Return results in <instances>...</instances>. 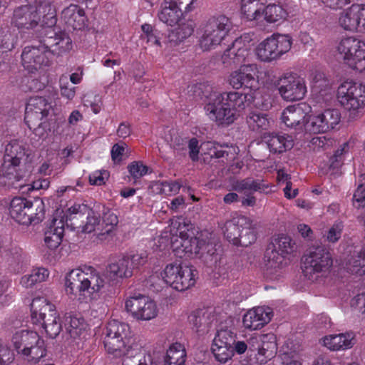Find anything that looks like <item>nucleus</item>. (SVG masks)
Masks as SVG:
<instances>
[{"label":"nucleus","instance_id":"nucleus-1","mask_svg":"<svg viewBox=\"0 0 365 365\" xmlns=\"http://www.w3.org/2000/svg\"><path fill=\"white\" fill-rule=\"evenodd\" d=\"M337 99L347 110L349 119L356 120L365 112V85L355 81H344L337 89Z\"/></svg>","mask_w":365,"mask_h":365},{"label":"nucleus","instance_id":"nucleus-2","mask_svg":"<svg viewBox=\"0 0 365 365\" xmlns=\"http://www.w3.org/2000/svg\"><path fill=\"white\" fill-rule=\"evenodd\" d=\"M233 29V23L224 14H215L209 17L202 26V34L199 40L200 48L210 51L215 48L228 36Z\"/></svg>","mask_w":365,"mask_h":365},{"label":"nucleus","instance_id":"nucleus-3","mask_svg":"<svg viewBox=\"0 0 365 365\" xmlns=\"http://www.w3.org/2000/svg\"><path fill=\"white\" fill-rule=\"evenodd\" d=\"M303 273L310 280L326 273L333 264L331 255L324 246L313 247L302 257Z\"/></svg>","mask_w":365,"mask_h":365},{"label":"nucleus","instance_id":"nucleus-4","mask_svg":"<svg viewBox=\"0 0 365 365\" xmlns=\"http://www.w3.org/2000/svg\"><path fill=\"white\" fill-rule=\"evenodd\" d=\"M198 272L193 266L171 263L161 272L165 283L173 289L182 292L195 284Z\"/></svg>","mask_w":365,"mask_h":365},{"label":"nucleus","instance_id":"nucleus-5","mask_svg":"<svg viewBox=\"0 0 365 365\" xmlns=\"http://www.w3.org/2000/svg\"><path fill=\"white\" fill-rule=\"evenodd\" d=\"M129 334V326L117 320L108 323L103 344L106 351L115 357H120L128 351L126 344Z\"/></svg>","mask_w":365,"mask_h":365},{"label":"nucleus","instance_id":"nucleus-6","mask_svg":"<svg viewBox=\"0 0 365 365\" xmlns=\"http://www.w3.org/2000/svg\"><path fill=\"white\" fill-rule=\"evenodd\" d=\"M292 46L289 35L274 34L261 42L256 48V54L261 61L270 62L288 52Z\"/></svg>","mask_w":365,"mask_h":365},{"label":"nucleus","instance_id":"nucleus-7","mask_svg":"<svg viewBox=\"0 0 365 365\" xmlns=\"http://www.w3.org/2000/svg\"><path fill=\"white\" fill-rule=\"evenodd\" d=\"M338 51L344 55V61L353 70L359 72L365 71V43L356 38L342 39Z\"/></svg>","mask_w":365,"mask_h":365},{"label":"nucleus","instance_id":"nucleus-8","mask_svg":"<svg viewBox=\"0 0 365 365\" xmlns=\"http://www.w3.org/2000/svg\"><path fill=\"white\" fill-rule=\"evenodd\" d=\"M259 69L256 63L242 64L232 71L228 76V83L234 89L256 90L258 88Z\"/></svg>","mask_w":365,"mask_h":365},{"label":"nucleus","instance_id":"nucleus-9","mask_svg":"<svg viewBox=\"0 0 365 365\" xmlns=\"http://www.w3.org/2000/svg\"><path fill=\"white\" fill-rule=\"evenodd\" d=\"M279 93L287 101H296L304 98L307 93L305 80L296 73H287L279 80Z\"/></svg>","mask_w":365,"mask_h":365},{"label":"nucleus","instance_id":"nucleus-10","mask_svg":"<svg viewBox=\"0 0 365 365\" xmlns=\"http://www.w3.org/2000/svg\"><path fill=\"white\" fill-rule=\"evenodd\" d=\"M227 103L223 93L214 94L205 106V110L210 119L220 124L230 125L236 117Z\"/></svg>","mask_w":365,"mask_h":365},{"label":"nucleus","instance_id":"nucleus-11","mask_svg":"<svg viewBox=\"0 0 365 365\" xmlns=\"http://www.w3.org/2000/svg\"><path fill=\"white\" fill-rule=\"evenodd\" d=\"M22 65L29 72L49 66L51 56L43 43L26 46L21 53Z\"/></svg>","mask_w":365,"mask_h":365},{"label":"nucleus","instance_id":"nucleus-12","mask_svg":"<svg viewBox=\"0 0 365 365\" xmlns=\"http://www.w3.org/2000/svg\"><path fill=\"white\" fill-rule=\"evenodd\" d=\"M125 309L138 320H150L155 318L158 314L154 301L142 294L128 299L125 301Z\"/></svg>","mask_w":365,"mask_h":365},{"label":"nucleus","instance_id":"nucleus-13","mask_svg":"<svg viewBox=\"0 0 365 365\" xmlns=\"http://www.w3.org/2000/svg\"><path fill=\"white\" fill-rule=\"evenodd\" d=\"M92 213V209L84 204H75L66 211L56 209L54 215L58 218V224L66 225L71 230H80L85 222L86 215Z\"/></svg>","mask_w":365,"mask_h":365},{"label":"nucleus","instance_id":"nucleus-14","mask_svg":"<svg viewBox=\"0 0 365 365\" xmlns=\"http://www.w3.org/2000/svg\"><path fill=\"white\" fill-rule=\"evenodd\" d=\"M341 113L337 109H327L317 115H309L307 120V131L326 133L339 124Z\"/></svg>","mask_w":365,"mask_h":365},{"label":"nucleus","instance_id":"nucleus-15","mask_svg":"<svg viewBox=\"0 0 365 365\" xmlns=\"http://www.w3.org/2000/svg\"><path fill=\"white\" fill-rule=\"evenodd\" d=\"M339 24L346 31L364 32L365 31V6L353 4L341 13Z\"/></svg>","mask_w":365,"mask_h":365},{"label":"nucleus","instance_id":"nucleus-16","mask_svg":"<svg viewBox=\"0 0 365 365\" xmlns=\"http://www.w3.org/2000/svg\"><path fill=\"white\" fill-rule=\"evenodd\" d=\"M40 43L46 47L51 57L61 56L72 48V40L66 32L58 33L53 30L46 31Z\"/></svg>","mask_w":365,"mask_h":365},{"label":"nucleus","instance_id":"nucleus-17","mask_svg":"<svg viewBox=\"0 0 365 365\" xmlns=\"http://www.w3.org/2000/svg\"><path fill=\"white\" fill-rule=\"evenodd\" d=\"M39 21L40 15L36 6L29 4L14 10L11 24L18 29H31L38 24Z\"/></svg>","mask_w":365,"mask_h":365},{"label":"nucleus","instance_id":"nucleus-18","mask_svg":"<svg viewBox=\"0 0 365 365\" xmlns=\"http://www.w3.org/2000/svg\"><path fill=\"white\" fill-rule=\"evenodd\" d=\"M248 49L242 38H236L222 56V62L225 67L242 65L248 55Z\"/></svg>","mask_w":365,"mask_h":365},{"label":"nucleus","instance_id":"nucleus-19","mask_svg":"<svg viewBox=\"0 0 365 365\" xmlns=\"http://www.w3.org/2000/svg\"><path fill=\"white\" fill-rule=\"evenodd\" d=\"M308 114L305 112L303 106L300 105L289 106L286 108L281 115L283 123L291 128L301 130L304 128L307 130V120Z\"/></svg>","mask_w":365,"mask_h":365},{"label":"nucleus","instance_id":"nucleus-20","mask_svg":"<svg viewBox=\"0 0 365 365\" xmlns=\"http://www.w3.org/2000/svg\"><path fill=\"white\" fill-rule=\"evenodd\" d=\"M272 317L269 307H258L249 310L243 317L242 322L246 329L257 330L268 324Z\"/></svg>","mask_w":365,"mask_h":365},{"label":"nucleus","instance_id":"nucleus-21","mask_svg":"<svg viewBox=\"0 0 365 365\" xmlns=\"http://www.w3.org/2000/svg\"><path fill=\"white\" fill-rule=\"evenodd\" d=\"M61 19L69 29L82 30L88 22V18L83 8L71 4L61 11Z\"/></svg>","mask_w":365,"mask_h":365},{"label":"nucleus","instance_id":"nucleus-22","mask_svg":"<svg viewBox=\"0 0 365 365\" xmlns=\"http://www.w3.org/2000/svg\"><path fill=\"white\" fill-rule=\"evenodd\" d=\"M277 352L275 341H262L255 349L250 348L248 365H262L274 357Z\"/></svg>","mask_w":365,"mask_h":365},{"label":"nucleus","instance_id":"nucleus-23","mask_svg":"<svg viewBox=\"0 0 365 365\" xmlns=\"http://www.w3.org/2000/svg\"><path fill=\"white\" fill-rule=\"evenodd\" d=\"M179 237L182 251L187 257H198L202 246L205 245V239L201 238L202 234L195 236L194 232L187 229V231L180 230Z\"/></svg>","mask_w":365,"mask_h":365},{"label":"nucleus","instance_id":"nucleus-24","mask_svg":"<svg viewBox=\"0 0 365 365\" xmlns=\"http://www.w3.org/2000/svg\"><path fill=\"white\" fill-rule=\"evenodd\" d=\"M39 340V335L37 332L28 330L16 331L12 336V343L18 354L24 356L29 351L32 346L36 344Z\"/></svg>","mask_w":365,"mask_h":365},{"label":"nucleus","instance_id":"nucleus-25","mask_svg":"<svg viewBox=\"0 0 365 365\" xmlns=\"http://www.w3.org/2000/svg\"><path fill=\"white\" fill-rule=\"evenodd\" d=\"M47 116L36 111L25 110L24 121L31 130L39 137L44 138L50 130V125L47 121Z\"/></svg>","mask_w":365,"mask_h":365},{"label":"nucleus","instance_id":"nucleus-26","mask_svg":"<svg viewBox=\"0 0 365 365\" xmlns=\"http://www.w3.org/2000/svg\"><path fill=\"white\" fill-rule=\"evenodd\" d=\"M245 226H250L248 217L240 215L227 220L224 226V236L230 242L236 245Z\"/></svg>","mask_w":365,"mask_h":365},{"label":"nucleus","instance_id":"nucleus-27","mask_svg":"<svg viewBox=\"0 0 365 365\" xmlns=\"http://www.w3.org/2000/svg\"><path fill=\"white\" fill-rule=\"evenodd\" d=\"M31 319L34 324H38L48 319V316L55 315L57 312L55 306L43 297L35 298L31 304Z\"/></svg>","mask_w":365,"mask_h":365},{"label":"nucleus","instance_id":"nucleus-28","mask_svg":"<svg viewBox=\"0 0 365 365\" xmlns=\"http://www.w3.org/2000/svg\"><path fill=\"white\" fill-rule=\"evenodd\" d=\"M58 218L53 215L50 225L44 232V245L53 250L58 247L64 235V227L58 224Z\"/></svg>","mask_w":365,"mask_h":365},{"label":"nucleus","instance_id":"nucleus-29","mask_svg":"<svg viewBox=\"0 0 365 365\" xmlns=\"http://www.w3.org/2000/svg\"><path fill=\"white\" fill-rule=\"evenodd\" d=\"M232 189L239 193H242L247 197H242L241 202L242 205L254 206L256 199L252 195L255 192L269 193L272 191L269 184H234Z\"/></svg>","mask_w":365,"mask_h":365},{"label":"nucleus","instance_id":"nucleus-30","mask_svg":"<svg viewBox=\"0 0 365 365\" xmlns=\"http://www.w3.org/2000/svg\"><path fill=\"white\" fill-rule=\"evenodd\" d=\"M188 322L193 331L202 336L209 331L212 320L211 314L203 309L192 312L188 317Z\"/></svg>","mask_w":365,"mask_h":365},{"label":"nucleus","instance_id":"nucleus-31","mask_svg":"<svg viewBox=\"0 0 365 365\" xmlns=\"http://www.w3.org/2000/svg\"><path fill=\"white\" fill-rule=\"evenodd\" d=\"M28 204L29 200L22 197H15L9 203V215L19 224L24 225H30Z\"/></svg>","mask_w":365,"mask_h":365},{"label":"nucleus","instance_id":"nucleus-32","mask_svg":"<svg viewBox=\"0 0 365 365\" xmlns=\"http://www.w3.org/2000/svg\"><path fill=\"white\" fill-rule=\"evenodd\" d=\"M96 210L100 217L102 215V229L98 233V236L101 239H103L102 237L105 235H109L112 233L118 223V220L117 215L104 205L101 203L96 205Z\"/></svg>","mask_w":365,"mask_h":365},{"label":"nucleus","instance_id":"nucleus-33","mask_svg":"<svg viewBox=\"0 0 365 365\" xmlns=\"http://www.w3.org/2000/svg\"><path fill=\"white\" fill-rule=\"evenodd\" d=\"M284 258V255H281L277 250L269 245L264 255L267 274L270 277L276 274L278 270L282 268Z\"/></svg>","mask_w":365,"mask_h":365},{"label":"nucleus","instance_id":"nucleus-34","mask_svg":"<svg viewBox=\"0 0 365 365\" xmlns=\"http://www.w3.org/2000/svg\"><path fill=\"white\" fill-rule=\"evenodd\" d=\"M354 340V334L351 332L327 336L324 338V344L330 350H344L353 346Z\"/></svg>","mask_w":365,"mask_h":365},{"label":"nucleus","instance_id":"nucleus-35","mask_svg":"<svg viewBox=\"0 0 365 365\" xmlns=\"http://www.w3.org/2000/svg\"><path fill=\"white\" fill-rule=\"evenodd\" d=\"M63 325L66 333L74 339L78 338L86 329L84 319L72 312L64 314Z\"/></svg>","mask_w":365,"mask_h":365},{"label":"nucleus","instance_id":"nucleus-36","mask_svg":"<svg viewBox=\"0 0 365 365\" xmlns=\"http://www.w3.org/2000/svg\"><path fill=\"white\" fill-rule=\"evenodd\" d=\"M86 272L81 270H72L65 278L66 291L68 294H76L77 292L85 293Z\"/></svg>","mask_w":365,"mask_h":365},{"label":"nucleus","instance_id":"nucleus-37","mask_svg":"<svg viewBox=\"0 0 365 365\" xmlns=\"http://www.w3.org/2000/svg\"><path fill=\"white\" fill-rule=\"evenodd\" d=\"M267 147L272 153H282L294 146L292 137L285 134L272 133L267 142Z\"/></svg>","mask_w":365,"mask_h":365},{"label":"nucleus","instance_id":"nucleus-38","mask_svg":"<svg viewBox=\"0 0 365 365\" xmlns=\"http://www.w3.org/2000/svg\"><path fill=\"white\" fill-rule=\"evenodd\" d=\"M182 16L183 11H180V9L173 6L170 1L168 0L164 1L162 9L158 13L160 21L170 26L179 24Z\"/></svg>","mask_w":365,"mask_h":365},{"label":"nucleus","instance_id":"nucleus-39","mask_svg":"<svg viewBox=\"0 0 365 365\" xmlns=\"http://www.w3.org/2000/svg\"><path fill=\"white\" fill-rule=\"evenodd\" d=\"M128 258L124 255L120 259L110 263L107 271L110 277L123 279L131 277L133 274V268L129 264Z\"/></svg>","mask_w":365,"mask_h":365},{"label":"nucleus","instance_id":"nucleus-40","mask_svg":"<svg viewBox=\"0 0 365 365\" xmlns=\"http://www.w3.org/2000/svg\"><path fill=\"white\" fill-rule=\"evenodd\" d=\"M238 150L237 147L232 145L212 143L208 148L207 154L211 158L222 159V162L224 159L231 161L235 158Z\"/></svg>","mask_w":365,"mask_h":365},{"label":"nucleus","instance_id":"nucleus-41","mask_svg":"<svg viewBox=\"0 0 365 365\" xmlns=\"http://www.w3.org/2000/svg\"><path fill=\"white\" fill-rule=\"evenodd\" d=\"M246 122L250 130L259 133L267 130L270 125L267 114L258 110H250L247 114Z\"/></svg>","mask_w":365,"mask_h":365},{"label":"nucleus","instance_id":"nucleus-42","mask_svg":"<svg viewBox=\"0 0 365 365\" xmlns=\"http://www.w3.org/2000/svg\"><path fill=\"white\" fill-rule=\"evenodd\" d=\"M222 93L230 108L232 109L235 117H236V112L244 110L252 99V95L237 91L225 92Z\"/></svg>","mask_w":365,"mask_h":365},{"label":"nucleus","instance_id":"nucleus-43","mask_svg":"<svg viewBox=\"0 0 365 365\" xmlns=\"http://www.w3.org/2000/svg\"><path fill=\"white\" fill-rule=\"evenodd\" d=\"M178 24V27L172 30L167 37V41L171 46L178 45L190 36L194 31L193 22L191 21Z\"/></svg>","mask_w":365,"mask_h":365},{"label":"nucleus","instance_id":"nucleus-44","mask_svg":"<svg viewBox=\"0 0 365 365\" xmlns=\"http://www.w3.org/2000/svg\"><path fill=\"white\" fill-rule=\"evenodd\" d=\"M347 269L351 274L360 276L365 274V247L359 250H354L350 258L348 259Z\"/></svg>","mask_w":365,"mask_h":365},{"label":"nucleus","instance_id":"nucleus-45","mask_svg":"<svg viewBox=\"0 0 365 365\" xmlns=\"http://www.w3.org/2000/svg\"><path fill=\"white\" fill-rule=\"evenodd\" d=\"M348 143H343L342 146L337 149L330 158L329 175L331 180H335L337 176L341 175V172L339 170V168L343 165L344 154L348 151Z\"/></svg>","mask_w":365,"mask_h":365},{"label":"nucleus","instance_id":"nucleus-46","mask_svg":"<svg viewBox=\"0 0 365 365\" xmlns=\"http://www.w3.org/2000/svg\"><path fill=\"white\" fill-rule=\"evenodd\" d=\"M28 214L29 221L31 224H38L45 218V205L43 200L40 197H35L33 200H29Z\"/></svg>","mask_w":365,"mask_h":365},{"label":"nucleus","instance_id":"nucleus-47","mask_svg":"<svg viewBox=\"0 0 365 365\" xmlns=\"http://www.w3.org/2000/svg\"><path fill=\"white\" fill-rule=\"evenodd\" d=\"M26 155V149L23 143L16 140H12L6 146L4 160L20 164Z\"/></svg>","mask_w":365,"mask_h":365},{"label":"nucleus","instance_id":"nucleus-48","mask_svg":"<svg viewBox=\"0 0 365 365\" xmlns=\"http://www.w3.org/2000/svg\"><path fill=\"white\" fill-rule=\"evenodd\" d=\"M267 0H242L241 9L246 19L252 21L261 16V11Z\"/></svg>","mask_w":365,"mask_h":365},{"label":"nucleus","instance_id":"nucleus-49","mask_svg":"<svg viewBox=\"0 0 365 365\" xmlns=\"http://www.w3.org/2000/svg\"><path fill=\"white\" fill-rule=\"evenodd\" d=\"M39 324L42 325L50 338L55 339L62 331L63 319L61 320L59 314L56 313L55 315L49 314L48 319H44L43 322Z\"/></svg>","mask_w":365,"mask_h":365},{"label":"nucleus","instance_id":"nucleus-50","mask_svg":"<svg viewBox=\"0 0 365 365\" xmlns=\"http://www.w3.org/2000/svg\"><path fill=\"white\" fill-rule=\"evenodd\" d=\"M105 281L95 269L91 268V273H86L85 292L89 295L98 293L104 286Z\"/></svg>","mask_w":365,"mask_h":365},{"label":"nucleus","instance_id":"nucleus-51","mask_svg":"<svg viewBox=\"0 0 365 365\" xmlns=\"http://www.w3.org/2000/svg\"><path fill=\"white\" fill-rule=\"evenodd\" d=\"M180 344H172L166 352L164 365H185V353Z\"/></svg>","mask_w":365,"mask_h":365},{"label":"nucleus","instance_id":"nucleus-52","mask_svg":"<svg viewBox=\"0 0 365 365\" xmlns=\"http://www.w3.org/2000/svg\"><path fill=\"white\" fill-rule=\"evenodd\" d=\"M269 245L286 257L294 252L295 243L290 237L282 235L275 237Z\"/></svg>","mask_w":365,"mask_h":365},{"label":"nucleus","instance_id":"nucleus-53","mask_svg":"<svg viewBox=\"0 0 365 365\" xmlns=\"http://www.w3.org/2000/svg\"><path fill=\"white\" fill-rule=\"evenodd\" d=\"M264 13V19L269 23H275L283 21L287 16V12L282 6L269 4L265 9L262 8Z\"/></svg>","mask_w":365,"mask_h":365},{"label":"nucleus","instance_id":"nucleus-54","mask_svg":"<svg viewBox=\"0 0 365 365\" xmlns=\"http://www.w3.org/2000/svg\"><path fill=\"white\" fill-rule=\"evenodd\" d=\"M48 277V271L43 267L36 268L29 275H25L21 279L20 283L25 287H31L36 283L46 280Z\"/></svg>","mask_w":365,"mask_h":365},{"label":"nucleus","instance_id":"nucleus-55","mask_svg":"<svg viewBox=\"0 0 365 365\" xmlns=\"http://www.w3.org/2000/svg\"><path fill=\"white\" fill-rule=\"evenodd\" d=\"M51 106L44 97L35 96L29 99L26 110L36 111L38 113L47 116Z\"/></svg>","mask_w":365,"mask_h":365},{"label":"nucleus","instance_id":"nucleus-56","mask_svg":"<svg viewBox=\"0 0 365 365\" xmlns=\"http://www.w3.org/2000/svg\"><path fill=\"white\" fill-rule=\"evenodd\" d=\"M237 334L231 328L225 327L217 330L214 338L213 342L216 344H222L223 346H232L235 342Z\"/></svg>","mask_w":365,"mask_h":365},{"label":"nucleus","instance_id":"nucleus-57","mask_svg":"<svg viewBox=\"0 0 365 365\" xmlns=\"http://www.w3.org/2000/svg\"><path fill=\"white\" fill-rule=\"evenodd\" d=\"M19 164L14 162L4 160L0 170V178H4L9 181H20L21 176L17 173V167Z\"/></svg>","mask_w":365,"mask_h":365},{"label":"nucleus","instance_id":"nucleus-58","mask_svg":"<svg viewBox=\"0 0 365 365\" xmlns=\"http://www.w3.org/2000/svg\"><path fill=\"white\" fill-rule=\"evenodd\" d=\"M250 226H245L244 229L242 230L240 237L239 238V242H237V245H240L242 247H247L255 242L256 240V223H255L250 218Z\"/></svg>","mask_w":365,"mask_h":365},{"label":"nucleus","instance_id":"nucleus-59","mask_svg":"<svg viewBox=\"0 0 365 365\" xmlns=\"http://www.w3.org/2000/svg\"><path fill=\"white\" fill-rule=\"evenodd\" d=\"M46 355V349L44 346V341L39 336V340L31 349H29L24 356L28 357L29 361L37 363L41 358Z\"/></svg>","mask_w":365,"mask_h":365},{"label":"nucleus","instance_id":"nucleus-60","mask_svg":"<svg viewBox=\"0 0 365 365\" xmlns=\"http://www.w3.org/2000/svg\"><path fill=\"white\" fill-rule=\"evenodd\" d=\"M127 169L135 181L140 179L145 175L151 173L150 168L144 165L142 161H133L130 163L128 164Z\"/></svg>","mask_w":365,"mask_h":365},{"label":"nucleus","instance_id":"nucleus-61","mask_svg":"<svg viewBox=\"0 0 365 365\" xmlns=\"http://www.w3.org/2000/svg\"><path fill=\"white\" fill-rule=\"evenodd\" d=\"M232 346H223L222 344H216L213 342L212 345V351L215 359L221 362L226 363L232 356Z\"/></svg>","mask_w":365,"mask_h":365},{"label":"nucleus","instance_id":"nucleus-62","mask_svg":"<svg viewBox=\"0 0 365 365\" xmlns=\"http://www.w3.org/2000/svg\"><path fill=\"white\" fill-rule=\"evenodd\" d=\"M100 226V217L98 212L96 210V205L92 208V213H89V216L86 215L85 222L81 229L82 232L91 233L96 230V227Z\"/></svg>","mask_w":365,"mask_h":365},{"label":"nucleus","instance_id":"nucleus-63","mask_svg":"<svg viewBox=\"0 0 365 365\" xmlns=\"http://www.w3.org/2000/svg\"><path fill=\"white\" fill-rule=\"evenodd\" d=\"M215 246L205 240V245L202 246V249L199 253L198 257L202 259L205 263H209L212 261H217V254Z\"/></svg>","mask_w":365,"mask_h":365},{"label":"nucleus","instance_id":"nucleus-64","mask_svg":"<svg viewBox=\"0 0 365 365\" xmlns=\"http://www.w3.org/2000/svg\"><path fill=\"white\" fill-rule=\"evenodd\" d=\"M128 258V262H131L130 267L134 269H138L145 264L148 261V253L146 252H130L125 255Z\"/></svg>","mask_w":365,"mask_h":365}]
</instances>
